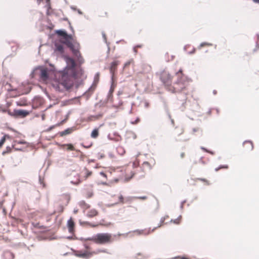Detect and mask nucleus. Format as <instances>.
<instances>
[{"label": "nucleus", "instance_id": "45", "mask_svg": "<svg viewBox=\"0 0 259 259\" xmlns=\"http://www.w3.org/2000/svg\"><path fill=\"white\" fill-rule=\"evenodd\" d=\"M58 124H56V125H52L51 126H50L48 130H47V131L48 132H49V131H51L52 130H53L56 125H57Z\"/></svg>", "mask_w": 259, "mask_h": 259}, {"label": "nucleus", "instance_id": "58", "mask_svg": "<svg viewBox=\"0 0 259 259\" xmlns=\"http://www.w3.org/2000/svg\"><path fill=\"white\" fill-rule=\"evenodd\" d=\"M149 103H148L146 102V103H145V107H146V108H148V107H149Z\"/></svg>", "mask_w": 259, "mask_h": 259}, {"label": "nucleus", "instance_id": "35", "mask_svg": "<svg viewBox=\"0 0 259 259\" xmlns=\"http://www.w3.org/2000/svg\"><path fill=\"white\" fill-rule=\"evenodd\" d=\"M99 77V73H97L95 76L94 81L98 82Z\"/></svg>", "mask_w": 259, "mask_h": 259}, {"label": "nucleus", "instance_id": "63", "mask_svg": "<svg viewBox=\"0 0 259 259\" xmlns=\"http://www.w3.org/2000/svg\"><path fill=\"white\" fill-rule=\"evenodd\" d=\"M82 146H83L84 148H90V147L92 146V145H89V146H84L83 145H82Z\"/></svg>", "mask_w": 259, "mask_h": 259}, {"label": "nucleus", "instance_id": "56", "mask_svg": "<svg viewBox=\"0 0 259 259\" xmlns=\"http://www.w3.org/2000/svg\"><path fill=\"white\" fill-rule=\"evenodd\" d=\"M207 153H210V154L211 155H214V152L212 151H210L208 150V151H207Z\"/></svg>", "mask_w": 259, "mask_h": 259}, {"label": "nucleus", "instance_id": "11", "mask_svg": "<svg viewBox=\"0 0 259 259\" xmlns=\"http://www.w3.org/2000/svg\"><path fill=\"white\" fill-rule=\"evenodd\" d=\"M43 0H37L38 4H39ZM46 5L45 7L47 9V14L50 15L52 14V8L51 6L50 0H46Z\"/></svg>", "mask_w": 259, "mask_h": 259}, {"label": "nucleus", "instance_id": "21", "mask_svg": "<svg viewBox=\"0 0 259 259\" xmlns=\"http://www.w3.org/2000/svg\"><path fill=\"white\" fill-rule=\"evenodd\" d=\"M79 205L84 209H87L90 207V205L87 204L85 201H81L79 203Z\"/></svg>", "mask_w": 259, "mask_h": 259}, {"label": "nucleus", "instance_id": "33", "mask_svg": "<svg viewBox=\"0 0 259 259\" xmlns=\"http://www.w3.org/2000/svg\"><path fill=\"white\" fill-rule=\"evenodd\" d=\"M85 170H86V174H85V179H86L87 178H88L92 174V171H89V170H87L86 169V168H85Z\"/></svg>", "mask_w": 259, "mask_h": 259}, {"label": "nucleus", "instance_id": "42", "mask_svg": "<svg viewBox=\"0 0 259 259\" xmlns=\"http://www.w3.org/2000/svg\"><path fill=\"white\" fill-rule=\"evenodd\" d=\"M119 200L120 202H121L122 203H124V198H123V197L122 195H120L119 196Z\"/></svg>", "mask_w": 259, "mask_h": 259}, {"label": "nucleus", "instance_id": "7", "mask_svg": "<svg viewBox=\"0 0 259 259\" xmlns=\"http://www.w3.org/2000/svg\"><path fill=\"white\" fill-rule=\"evenodd\" d=\"M79 48H75L71 51L73 55L76 58V60L79 65L82 64L84 62V59L82 57L79 51Z\"/></svg>", "mask_w": 259, "mask_h": 259}, {"label": "nucleus", "instance_id": "14", "mask_svg": "<svg viewBox=\"0 0 259 259\" xmlns=\"http://www.w3.org/2000/svg\"><path fill=\"white\" fill-rule=\"evenodd\" d=\"M67 227L70 233H73L74 232V222L71 218L67 222Z\"/></svg>", "mask_w": 259, "mask_h": 259}, {"label": "nucleus", "instance_id": "59", "mask_svg": "<svg viewBox=\"0 0 259 259\" xmlns=\"http://www.w3.org/2000/svg\"><path fill=\"white\" fill-rule=\"evenodd\" d=\"M77 11L78 12V13L80 15H82V12L79 9H77Z\"/></svg>", "mask_w": 259, "mask_h": 259}, {"label": "nucleus", "instance_id": "26", "mask_svg": "<svg viewBox=\"0 0 259 259\" xmlns=\"http://www.w3.org/2000/svg\"><path fill=\"white\" fill-rule=\"evenodd\" d=\"M247 143H248L249 144V147H248V149L250 150H252L253 149V143H252V141H251L250 140H246V141H244L243 144H247Z\"/></svg>", "mask_w": 259, "mask_h": 259}, {"label": "nucleus", "instance_id": "9", "mask_svg": "<svg viewBox=\"0 0 259 259\" xmlns=\"http://www.w3.org/2000/svg\"><path fill=\"white\" fill-rule=\"evenodd\" d=\"M74 255L77 257L88 259L90 257L91 253L88 252L87 251H84L83 252L75 251Z\"/></svg>", "mask_w": 259, "mask_h": 259}, {"label": "nucleus", "instance_id": "6", "mask_svg": "<svg viewBox=\"0 0 259 259\" xmlns=\"http://www.w3.org/2000/svg\"><path fill=\"white\" fill-rule=\"evenodd\" d=\"M8 113L10 116L16 118H24L29 114L28 111L23 109H14L13 112H12L10 111H8Z\"/></svg>", "mask_w": 259, "mask_h": 259}, {"label": "nucleus", "instance_id": "48", "mask_svg": "<svg viewBox=\"0 0 259 259\" xmlns=\"http://www.w3.org/2000/svg\"><path fill=\"white\" fill-rule=\"evenodd\" d=\"M199 162L202 163V164H205V162L203 160V157H200V158L199 160Z\"/></svg>", "mask_w": 259, "mask_h": 259}, {"label": "nucleus", "instance_id": "13", "mask_svg": "<svg viewBox=\"0 0 259 259\" xmlns=\"http://www.w3.org/2000/svg\"><path fill=\"white\" fill-rule=\"evenodd\" d=\"M14 254L8 250L5 251L3 254L4 259H14Z\"/></svg>", "mask_w": 259, "mask_h": 259}, {"label": "nucleus", "instance_id": "1", "mask_svg": "<svg viewBox=\"0 0 259 259\" xmlns=\"http://www.w3.org/2000/svg\"><path fill=\"white\" fill-rule=\"evenodd\" d=\"M67 65L58 72V78L52 83L56 91L63 93L68 91L74 84V80L77 78L78 72L74 60L70 57L65 58Z\"/></svg>", "mask_w": 259, "mask_h": 259}, {"label": "nucleus", "instance_id": "4", "mask_svg": "<svg viewBox=\"0 0 259 259\" xmlns=\"http://www.w3.org/2000/svg\"><path fill=\"white\" fill-rule=\"evenodd\" d=\"M62 43L65 45L70 50L75 48H79L80 45L79 42L74 40L71 34H69L66 32L63 40L62 41Z\"/></svg>", "mask_w": 259, "mask_h": 259}, {"label": "nucleus", "instance_id": "54", "mask_svg": "<svg viewBox=\"0 0 259 259\" xmlns=\"http://www.w3.org/2000/svg\"><path fill=\"white\" fill-rule=\"evenodd\" d=\"M70 8H71L72 10H73V11H77V9H76V7H74V6H71V7H70Z\"/></svg>", "mask_w": 259, "mask_h": 259}, {"label": "nucleus", "instance_id": "41", "mask_svg": "<svg viewBox=\"0 0 259 259\" xmlns=\"http://www.w3.org/2000/svg\"><path fill=\"white\" fill-rule=\"evenodd\" d=\"M140 121V118L139 117H137L136 120L134 121H132L131 123L133 124H136L138 123Z\"/></svg>", "mask_w": 259, "mask_h": 259}, {"label": "nucleus", "instance_id": "24", "mask_svg": "<svg viewBox=\"0 0 259 259\" xmlns=\"http://www.w3.org/2000/svg\"><path fill=\"white\" fill-rule=\"evenodd\" d=\"M165 220V217H162L161 219H160V224L158 225V226L156 227H155L153 229L151 230V231L152 232H153L155 231V229H156L158 227H160L162 224L164 223V222Z\"/></svg>", "mask_w": 259, "mask_h": 259}, {"label": "nucleus", "instance_id": "10", "mask_svg": "<svg viewBox=\"0 0 259 259\" xmlns=\"http://www.w3.org/2000/svg\"><path fill=\"white\" fill-rule=\"evenodd\" d=\"M40 77L44 80H47L49 78V73L47 68H42L41 67L40 69Z\"/></svg>", "mask_w": 259, "mask_h": 259}, {"label": "nucleus", "instance_id": "55", "mask_svg": "<svg viewBox=\"0 0 259 259\" xmlns=\"http://www.w3.org/2000/svg\"><path fill=\"white\" fill-rule=\"evenodd\" d=\"M133 51L135 53H137V48H136V47H134L133 48Z\"/></svg>", "mask_w": 259, "mask_h": 259}, {"label": "nucleus", "instance_id": "46", "mask_svg": "<svg viewBox=\"0 0 259 259\" xmlns=\"http://www.w3.org/2000/svg\"><path fill=\"white\" fill-rule=\"evenodd\" d=\"M195 51H196L195 48H193L192 51H191V52H189L188 53L189 55H192V54H194L195 53Z\"/></svg>", "mask_w": 259, "mask_h": 259}, {"label": "nucleus", "instance_id": "15", "mask_svg": "<svg viewBox=\"0 0 259 259\" xmlns=\"http://www.w3.org/2000/svg\"><path fill=\"white\" fill-rule=\"evenodd\" d=\"M63 43L59 44V43L56 42L55 44V50L56 51H58L61 54L63 53H64V46H63Z\"/></svg>", "mask_w": 259, "mask_h": 259}, {"label": "nucleus", "instance_id": "50", "mask_svg": "<svg viewBox=\"0 0 259 259\" xmlns=\"http://www.w3.org/2000/svg\"><path fill=\"white\" fill-rule=\"evenodd\" d=\"M200 149L206 152H207V151H208V149L202 146L200 147Z\"/></svg>", "mask_w": 259, "mask_h": 259}, {"label": "nucleus", "instance_id": "23", "mask_svg": "<svg viewBox=\"0 0 259 259\" xmlns=\"http://www.w3.org/2000/svg\"><path fill=\"white\" fill-rule=\"evenodd\" d=\"M181 218H182V216L180 215L176 219H171L170 221V223H173L175 224L178 225L180 224V220L181 219Z\"/></svg>", "mask_w": 259, "mask_h": 259}, {"label": "nucleus", "instance_id": "62", "mask_svg": "<svg viewBox=\"0 0 259 259\" xmlns=\"http://www.w3.org/2000/svg\"><path fill=\"white\" fill-rule=\"evenodd\" d=\"M188 46H189V45H186V46H184V50L185 51H186L187 47H188Z\"/></svg>", "mask_w": 259, "mask_h": 259}, {"label": "nucleus", "instance_id": "20", "mask_svg": "<svg viewBox=\"0 0 259 259\" xmlns=\"http://www.w3.org/2000/svg\"><path fill=\"white\" fill-rule=\"evenodd\" d=\"M66 31L64 30H57L56 31V33L59 36H62L63 38L64 37L65 34H66Z\"/></svg>", "mask_w": 259, "mask_h": 259}, {"label": "nucleus", "instance_id": "53", "mask_svg": "<svg viewBox=\"0 0 259 259\" xmlns=\"http://www.w3.org/2000/svg\"><path fill=\"white\" fill-rule=\"evenodd\" d=\"M143 164L147 165L148 166H150V164L149 162H148L147 161L144 162Z\"/></svg>", "mask_w": 259, "mask_h": 259}, {"label": "nucleus", "instance_id": "49", "mask_svg": "<svg viewBox=\"0 0 259 259\" xmlns=\"http://www.w3.org/2000/svg\"><path fill=\"white\" fill-rule=\"evenodd\" d=\"M88 238H84L83 237H81L79 239V240L83 241H86L89 240V239H87Z\"/></svg>", "mask_w": 259, "mask_h": 259}, {"label": "nucleus", "instance_id": "5", "mask_svg": "<svg viewBox=\"0 0 259 259\" xmlns=\"http://www.w3.org/2000/svg\"><path fill=\"white\" fill-rule=\"evenodd\" d=\"M160 79L169 91V87L171 86V76L169 73L165 71L162 72L160 75Z\"/></svg>", "mask_w": 259, "mask_h": 259}, {"label": "nucleus", "instance_id": "34", "mask_svg": "<svg viewBox=\"0 0 259 259\" xmlns=\"http://www.w3.org/2000/svg\"><path fill=\"white\" fill-rule=\"evenodd\" d=\"M102 36L103 37V39H104V42L107 45H108V42L107 41V39H106V34L104 32H102Z\"/></svg>", "mask_w": 259, "mask_h": 259}, {"label": "nucleus", "instance_id": "8", "mask_svg": "<svg viewBox=\"0 0 259 259\" xmlns=\"http://www.w3.org/2000/svg\"><path fill=\"white\" fill-rule=\"evenodd\" d=\"M131 233H137L138 235H143L145 236L149 235L151 232H152L150 228L148 229H143V230H135L133 231H131Z\"/></svg>", "mask_w": 259, "mask_h": 259}, {"label": "nucleus", "instance_id": "19", "mask_svg": "<svg viewBox=\"0 0 259 259\" xmlns=\"http://www.w3.org/2000/svg\"><path fill=\"white\" fill-rule=\"evenodd\" d=\"M99 135V131L98 128H95L91 133V137L93 138H96Z\"/></svg>", "mask_w": 259, "mask_h": 259}, {"label": "nucleus", "instance_id": "27", "mask_svg": "<svg viewBox=\"0 0 259 259\" xmlns=\"http://www.w3.org/2000/svg\"><path fill=\"white\" fill-rule=\"evenodd\" d=\"M212 45V44L211 43L203 42L201 43L198 48L199 49H200L202 47H203L205 46H211Z\"/></svg>", "mask_w": 259, "mask_h": 259}, {"label": "nucleus", "instance_id": "40", "mask_svg": "<svg viewBox=\"0 0 259 259\" xmlns=\"http://www.w3.org/2000/svg\"><path fill=\"white\" fill-rule=\"evenodd\" d=\"M103 115V114L102 113H100V114H99L96 116H91L90 118H91L92 117H95L96 119H98L99 118H100L101 117H102Z\"/></svg>", "mask_w": 259, "mask_h": 259}, {"label": "nucleus", "instance_id": "3", "mask_svg": "<svg viewBox=\"0 0 259 259\" xmlns=\"http://www.w3.org/2000/svg\"><path fill=\"white\" fill-rule=\"evenodd\" d=\"M112 234L107 233H100L94 235L92 237H88L87 239L94 241L97 244H106L112 242Z\"/></svg>", "mask_w": 259, "mask_h": 259}, {"label": "nucleus", "instance_id": "30", "mask_svg": "<svg viewBox=\"0 0 259 259\" xmlns=\"http://www.w3.org/2000/svg\"><path fill=\"white\" fill-rule=\"evenodd\" d=\"M228 168V165H221L219 167L215 168V171H218L221 168L227 169Z\"/></svg>", "mask_w": 259, "mask_h": 259}, {"label": "nucleus", "instance_id": "43", "mask_svg": "<svg viewBox=\"0 0 259 259\" xmlns=\"http://www.w3.org/2000/svg\"><path fill=\"white\" fill-rule=\"evenodd\" d=\"M133 198H139V199L145 200V199H146L147 197L146 196H140V197H133Z\"/></svg>", "mask_w": 259, "mask_h": 259}, {"label": "nucleus", "instance_id": "51", "mask_svg": "<svg viewBox=\"0 0 259 259\" xmlns=\"http://www.w3.org/2000/svg\"><path fill=\"white\" fill-rule=\"evenodd\" d=\"M83 246H84V247L87 249H90V246L87 244V243H84L83 244Z\"/></svg>", "mask_w": 259, "mask_h": 259}, {"label": "nucleus", "instance_id": "47", "mask_svg": "<svg viewBox=\"0 0 259 259\" xmlns=\"http://www.w3.org/2000/svg\"><path fill=\"white\" fill-rule=\"evenodd\" d=\"M79 223H80V225H83L84 224L90 225V223L88 222H81V221H79Z\"/></svg>", "mask_w": 259, "mask_h": 259}, {"label": "nucleus", "instance_id": "18", "mask_svg": "<svg viewBox=\"0 0 259 259\" xmlns=\"http://www.w3.org/2000/svg\"><path fill=\"white\" fill-rule=\"evenodd\" d=\"M97 214L98 211L96 209H92L88 212L87 216L90 218H92L97 215Z\"/></svg>", "mask_w": 259, "mask_h": 259}, {"label": "nucleus", "instance_id": "57", "mask_svg": "<svg viewBox=\"0 0 259 259\" xmlns=\"http://www.w3.org/2000/svg\"><path fill=\"white\" fill-rule=\"evenodd\" d=\"M254 3L259 4V0H252Z\"/></svg>", "mask_w": 259, "mask_h": 259}, {"label": "nucleus", "instance_id": "17", "mask_svg": "<svg viewBox=\"0 0 259 259\" xmlns=\"http://www.w3.org/2000/svg\"><path fill=\"white\" fill-rule=\"evenodd\" d=\"M147 257V256L145 254L141 252L137 253L133 256L134 259H146Z\"/></svg>", "mask_w": 259, "mask_h": 259}, {"label": "nucleus", "instance_id": "38", "mask_svg": "<svg viewBox=\"0 0 259 259\" xmlns=\"http://www.w3.org/2000/svg\"><path fill=\"white\" fill-rule=\"evenodd\" d=\"M114 87L113 83L112 82L111 83V87H110V90L109 91V93L112 94V93L113 92V91H114Z\"/></svg>", "mask_w": 259, "mask_h": 259}, {"label": "nucleus", "instance_id": "64", "mask_svg": "<svg viewBox=\"0 0 259 259\" xmlns=\"http://www.w3.org/2000/svg\"><path fill=\"white\" fill-rule=\"evenodd\" d=\"M197 131H198V128H194L193 129V132H196Z\"/></svg>", "mask_w": 259, "mask_h": 259}, {"label": "nucleus", "instance_id": "44", "mask_svg": "<svg viewBox=\"0 0 259 259\" xmlns=\"http://www.w3.org/2000/svg\"><path fill=\"white\" fill-rule=\"evenodd\" d=\"M131 231H130V232H127V233H125V234H120V233H119V234H118V236H121V235H122V236H124V237H127V235H128V234H131Z\"/></svg>", "mask_w": 259, "mask_h": 259}, {"label": "nucleus", "instance_id": "12", "mask_svg": "<svg viewBox=\"0 0 259 259\" xmlns=\"http://www.w3.org/2000/svg\"><path fill=\"white\" fill-rule=\"evenodd\" d=\"M118 63H119V62L118 61H114L111 63L110 66V73L112 74L111 79H112V81H113L114 71L116 66L118 64Z\"/></svg>", "mask_w": 259, "mask_h": 259}, {"label": "nucleus", "instance_id": "36", "mask_svg": "<svg viewBox=\"0 0 259 259\" xmlns=\"http://www.w3.org/2000/svg\"><path fill=\"white\" fill-rule=\"evenodd\" d=\"M98 252L109 253L108 250L106 249H99L98 250Z\"/></svg>", "mask_w": 259, "mask_h": 259}, {"label": "nucleus", "instance_id": "29", "mask_svg": "<svg viewBox=\"0 0 259 259\" xmlns=\"http://www.w3.org/2000/svg\"><path fill=\"white\" fill-rule=\"evenodd\" d=\"M9 137V136L7 135H5V136H4L2 139H1L0 140V148L3 146V145L4 144V143H5V141H6V137Z\"/></svg>", "mask_w": 259, "mask_h": 259}, {"label": "nucleus", "instance_id": "22", "mask_svg": "<svg viewBox=\"0 0 259 259\" xmlns=\"http://www.w3.org/2000/svg\"><path fill=\"white\" fill-rule=\"evenodd\" d=\"M71 128H67V129H66L65 130L61 132L60 133V135L61 136H64L65 135H68V134H69L70 133H71Z\"/></svg>", "mask_w": 259, "mask_h": 259}, {"label": "nucleus", "instance_id": "2", "mask_svg": "<svg viewBox=\"0 0 259 259\" xmlns=\"http://www.w3.org/2000/svg\"><path fill=\"white\" fill-rule=\"evenodd\" d=\"M176 75L177 80L174 83L172 86L169 87V91L175 93H182L184 95L182 100L185 101L188 93L187 88L191 79L183 74L181 69L176 73Z\"/></svg>", "mask_w": 259, "mask_h": 259}, {"label": "nucleus", "instance_id": "37", "mask_svg": "<svg viewBox=\"0 0 259 259\" xmlns=\"http://www.w3.org/2000/svg\"><path fill=\"white\" fill-rule=\"evenodd\" d=\"M134 173H133L131 177H125V182L129 181L131 179H132V178L134 177Z\"/></svg>", "mask_w": 259, "mask_h": 259}, {"label": "nucleus", "instance_id": "60", "mask_svg": "<svg viewBox=\"0 0 259 259\" xmlns=\"http://www.w3.org/2000/svg\"><path fill=\"white\" fill-rule=\"evenodd\" d=\"M41 119L42 120H44L45 119V115L44 114L41 115Z\"/></svg>", "mask_w": 259, "mask_h": 259}, {"label": "nucleus", "instance_id": "39", "mask_svg": "<svg viewBox=\"0 0 259 259\" xmlns=\"http://www.w3.org/2000/svg\"><path fill=\"white\" fill-rule=\"evenodd\" d=\"M186 200H184L183 201H182L181 203V204H180V208L181 210H183V208H184V204L185 203H186Z\"/></svg>", "mask_w": 259, "mask_h": 259}, {"label": "nucleus", "instance_id": "16", "mask_svg": "<svg viewBox=\"0 0 259 259\" xmlns=\"http://www.w3.org/2000/svg\"><path fill=\"white\" fill-rule=\"evenodd\" d=\"M41 69V66H37L35 67L30 73V76L32 78L34 77L35 75L37 74H40V69Z\"/></svg>", "mask_w": 259, "mask_h": 259}, {"label": "nucleus", "instance_id": "25", "mask_svg": "<svg viewBox=\"0 0 259 259\" xmlns=\"http://www.w3.org/2000/svg\"><path fill=\"white\" fill-rule=\"evenodd\" d=\"M164 110H165V111L166 112V115H167L168 118L170 120L172 118H171V115H170V112L169 111V110H168V107H167V105L164 104Z\"/></svg>", "mask_w": 259, "mask_h": 259}, {"label": "nucleus", "instance_id": "32", "mask_svg": "<svg viewBox=\"0 0 259 259\" xmlns=\"http://www.w3.org/2000/svg\"><path fill=\"white\" fill-rule=\"evenodd\" d=\"M178 258H179V259H189V258L186 257L185 256H177L172 257L171 259H178Z\"/></svg>", "mask_w": 259, "mask_h": 259}, {"label": "nucleus", "instance_id": "28", "mask_svg": "<svg viewBox=\"0 0 259 259\" xmlns=\"http://www.w3.org/2000/svg\"><path fill=\"white\" fill-rule=\"evenodd\" d=\"M63 146H66L67 147V150H75L74 146L71 144H64V145H63Z\"/></svg>", "mask_w": 259, "mask_h": 259}, {"label": "nucleus", "instance_id": "31", "mask_svg": "<svg viewBox=\"0 0 259 259\" xmlns=\"http://www.w3.org/2000/svg\"><path fill=\"white\" fill-rule=\"evenodd\" d=\"M133 62V59H131L130 60V61L126 62L125 64H124V67H123V68H126V67H127L128 65H130Z\"/></svg>", "mask_w": 259, "mask_h": 259}, {"label": "nucleus", "instance_id": "52", "mask_svg": "<svg viewBox=\"0 0 259 259\" xmlns=\"http://www.w3.org/2000/svg\"><path fill=\"white\" fill-rule=\"evenodd\" d=\"M112 94H110V93H108V94L107 95V99H108V100H110V98H111L112 97Z\"/></svg>", "mask_w": 259, "mask_h": 259}, {"label": "nucleus", "instance_id": "61", "mask_svg": "<svg viewBox=\"0 0 259 259\" xmlns=\"http://www.w3.org/2000/svg\"><path fill=\"white\" fill-rule=\"evenodd\" d=\"M170 121H171V124H172V125H174V123H175V122H174V120L173 119H170Z\"/></svg>", "mask_w": 259, "mask_h": 259}]
</instances>
